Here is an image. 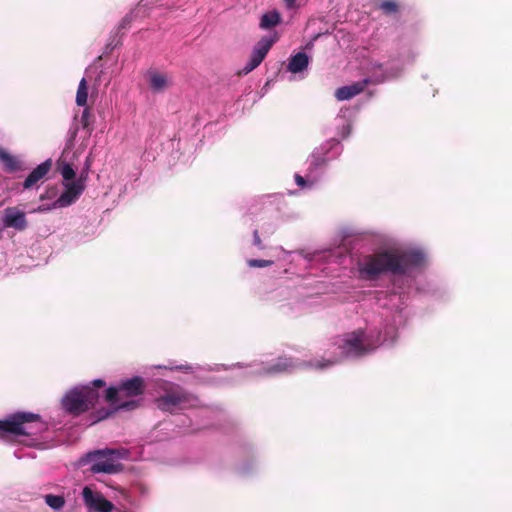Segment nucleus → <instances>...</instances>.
Wrapping results in <instances>:
<instances>
[{
	"label": "nucleus",
	"mask_w": 512,
	"mask_h": 512,
	"mask_svg": "<svg viewBox=\"0 0 512 512\" xmlns=\"http://www.w3.org/2000/svg\"><path fill=\"white\" fill-rule=\"evenodd\" d=\"M87 178H88V172L82 171L80 176L78 177V179L74 180V182H81L82 186H85V182H86Z\"/></svg>",
	"instance_id": "33"
},
{
	"label": "nucleus",
	"mask_w": 512,
	"mask_h": 512,
	"mask_svg": "<svg viewBox=\"0 0 512 512\" xmlns=\"http://www.w3.org/2000/svg\"><path fill=\"white\" fill-rule=\"evenodd\" d=\"M193 396L178 385H172L156 399L157 407L165 412H173L176 408L190 403Z\"/></svg>",
	"instance_id": "5"
},
{
	"label": "nucleus",
	"mask_w": 512,
	"mask_h": 512,
	"mask_svg": "<svg viewBox=\"0 0 512 512\" xmlns=\"http://www.w3.org/2000/svg\"><path fill=\"white\" fill-rule=\"evenodd\" d=\"M295 182L300 187H304L306 185L305 178L298 174L295 175Z\"/></svg>",
	"instance_id": "35"
},
{
	"label": "nucleus",
	"mask_w": 512,
	"mask_h": 512,
	"mask_svg": "<svg viewBox=\"0 0 512 512\" xmlns=\"http://www.w3.org/2000/svg\"><path fill=\"white\" fill-rule=\"evenodd\" d=\"M134 20V15H133V12H130L128 14H126L122 20L120 21L119 25H118V30H122V29H127L130 27V24L132 23V21Z\"/></svg>",
	"instance_id": "28"
},
{
	"label": "nucleus",
	"mask_w": 512,
	"mask_h": 512,
	"mask_svg": "<svg viewBox=\"0 0 512 512\" xmlns=\"http://www.w3.org/2000/svg\"><path fill=\"white\" fill-rule=\"evenodd\" d=\"M386 79V77H382L378 82H383Z\"/></svg>",
	"instance_id": "41"
},
{
	"label": "nucleus",
	"mask_w": 512,
	"mask_h": 512,
	"mask_svg": "<svg viewBox=\"0 0 512 512\" xmlns=\"http://www.w3.org/2000/svg\"><path fill=\"white\" fill-rule=\"evenodd\" d=\"M382 68H383V64H382V63H374V64L372 65V69H373V70H376V69H378V70H382Z\"/></svg>",
	"instance_id": "37"
},
{
	"label": "nucleus",
	"mask_w": 512,
	"mask_h": 512,
	"mask_svg": "<svg viewBox=\"0 0 512 512\" xmlns=\"http://www.w3.org/2000/svg\"><path fill=\"white\" fill-rule=\"evenodd\" d=\"M94 122V116L91 112V109L86 107L84 108L81 118H80V124L84 130L88 132V134H91L93 131V124Z\"/></svg>",
	"instance_id": "23"
},
{
	"label": "nucleus",
	"mask_w": 512,
	"mask_h": 512,
	"mask_svg": "<svg viewBox=\"0 0 512 512\" xmlns=\"http://www.w3.org/2000/svg\"><path fill=\"white\" fill-rule=\"evenodd\" d=\"M280 23V13L277 10H272L262 15L259 26L263 30H268L279 25Z\"/></svg>",
	"instance_id": "18"
},
{
	"label": "nucleus",
	"mask_w": 512,
	"mask_h": 512,
	"mask_svg": "<svg viewBox=\"0 0 512 512\" xmlns=\"http://www.w3.org/2000/svg\"><path fill=\"white\" fill-rule=\"evenodd\" d=\"M285 7L287 9H294L296 8V0H283Z\"/></svg>",
	"instance_id": "36"
},
{
	"label": "nucleus",
	"mask_w": 512,
	"mask_h": 512,
	"mask_svg": "<svg viewBox=\"0 0 512 512\" xmlns=\"http://www.w3.org/2000/svg\"><path fill=\"white\" fill-rule=\"evenodd\" d=\"M399 73H400V71H397L396 73L392 74L391 76L396 77V76H398Z\"/></svg>",
	"instance_id": "39"
},
{
	"label": "nucleus",
	"mask_w": 512,
	"mask_h": 512,
	"mask_svg": "<svg viewBox=\"0 0 512 512\" xmlns=\"http://www.w3.org/2000/svg\"><path fill=\"white\" fill-rule=\"evenodd\" d=\"M279 36L277 32L270 37H262L254 46L253 51L251 53L249 61L251 62L252 67H258L261 62L264 60L269 50L273 46L275 42H277Z\"/></svg>",
	"instance_id": "9"
},
{
	"label": "nucleus",
	"mask_w": 512,
	"mask_h": 512,
	"mask_svg": "<svg viewBox=\"0 0 512 512\" xmlns=\"http://www.w3.org/2000/svg\"><path fill=\"white\" fill-rule=\"evenodd\" d=\"M114 405L116 412L120 410L132 411L140 406V400L130 398V400L123 401L121 403L117 402Z\"/></svg>",
	"instance_id": "25"
},
{
	"label": "nucleus",
	"mask_w": 512,
	"mask_h": 512,
	"mask_svg": "<svg viewBox=\"0 0 512 512\" xmlns=\"http://www.w3.org/2000/svg\"><path fill=\"white\" fill-rule=\"evenodd\" d=\"M339 347L346 357H360L372 351L366 341L365 333L361 330L346 334Z\"/></svg>",
	"instance_id": "6"
},
{
	"label": "nucleus",
	"mask_w": 512,
	"mask_h": 512,
	"mask_svg": "<svg viewBox=\"0 0 512 512\" xmlns=\"http://www.w3.org/2000/svg\"><path fill=\"white\" fill-rule=\"evenodd\" d=\"M253 244L259 248V249H264V245H263V242L259 236V232L258 230H255L253 232Z\"/></svg>",
	"instance_id": "30"
},
{
	"label": "nucleus",
	"mask_w": 512,
	"mask_h": 512,
	"mask_svg": "<svg viewBox=\"0 0 512 512\" xmlns=\"http://www.w3.org/2000/svg\"><path fill=\"white\" fill-rule=\"evenodd\" d=\"M63 186L65 190L62 194L57 198V200L52 204L51 207L40 206L38 211H47L51 208H63L68 207L80 197V195L85 190L86 186H82L81 182H63Z\"/></svg>",
	"instance_id": "7"
},
{
	"label": "nucleus",
	"mask_w": 512,
	"mask_h": 512,
	"mask_svg": "<svg viewBox=\"0 0 512 512\" xmlns=\"http://www.w3.org/2000/svg\"><path fill=\"white\" fill-rule=\"evenodd\" d=\"M55 194H56V188L53 187V188L47 190L45 194L41 195L40 199L41 200L49 199V198H51Z\"/></svg>",
	"instance_id": "32"
},
{
	"label": "nucleus",
	"mask_w": 512,
	"mask_h": 512,
	"mask_svg": "<svg viewBox=\"0 0 512 512\" xmlns=\"http://www.w3.org/2000/svg\"><path fill=\"white\" fill-rule=\"evenodd\" d=\"M99 398L100 394L97 390L89 385H84L66 392L61 400V404L66 413L72 416H79L94 408Z\"/></svg>",
	"instance_id": "3"
},
{
	"label": "nucleus",
	"mask_w": 512,
	"mask_h": 512,
	"mask_svg": "<svg viewBox=\"0 0 512 512\" xmlns=\"http://www.w3.org/2000/svg\"><path fill=\"white\" fill-rule=\"evenodd\" d=\"M52 168V160L47 159L39 164L31 173L26 177L23 182L24 189H30L35 186L39 181L43 180Z\"/></svg>",
	"instance_id": "13"
},
{
	"label": "nucleus",
	"mask_w": 512,
	"mask_h": 512,
	"mask_svg": "<svg viewBox=\"0 0 512 512\" xmlns=\"http://www.w3.org/2000/svg\"><path fill=\"white\" fill-rule=\"evenodd\" d=\"M112 408H101L96 410L92 415L93 423H97L99 421L105 420L108 417L112 416L116 413L115 405H112Z\"/></svg>",
	"instance_id": "24"
},
{
	"label": "nucleus",
	"mask_w": 512,
	"mask_h": 512,
	"mask_svg": "<svg viewBox=\"0 0 512 512\" xmlns=\"http://www.w3.org/2000/svg\"><path fill=\"white\" fill-rule=\"evenodd\" d=\"M256 67L251 66V62L249 61L239 72V75H247L251 71H253Z\"/></svg>",
	"instance_id": "31"
},
{
	"label": "nucleus",
	"mask_w": 512,
	"mask_h": 512,
	"mask_svg": "<svg viewBox=\"0 0 512 512\" xmlns=\"http://www.w3.org/2000/svg\"><path fill=\"white\" fill-rule=\"evenodd\" d=\"M88 99V86L85 78H82L76 93V104L78 106H85Z\"/></svg>",
	"instance_id": "21"
},
{
	"label": "nucleus",
	"mask_w": 512,
	"mask_h": 512,
	"mask_svg": "<svg viewBox=\"0 0 512 512\" xmlns=\"http://www.w3.org/2000/svg\"><path fill=\"white\" fill-rule=\"evenodd\" d=\"M378 8L383 12V14L391 16L399 13L401 6L395 0H384L379 4Z\"/></svg>",
	"instance_id": "20"
},
{
	"label": "nucleus",
	"mask_w": 512,
	"mask_h": 512,
	"mask_svg": "<svg viewBox=\"0 0 512 512\" xmlns=\"http://www.w3.org/2000/svg\"><path fill=\"white\" fill-rule=\"evenodd\" d=\"M333 364H334V362H332L330 360H326V361H318L315 364L309 363L308 365L310 367H315L317 369H324V368L329 367V366H331Z\"/></svg>",
	"instance_id": "29"
},
{
	"label": "nucleus",
	"mask_w": 512,
	"mask_h": 512,
	"mask_svg": "<svg viewBox=\"0 0 512 512\" xmlns=\"http://www.w3.org/2000/svg\"><path fill=\"white\" fill-rule=\"evenodd\" d=\"M106 48H107V49H110V50H112V49H113V47L111 46V44H108Z\"/></svg>",
	"instance_id": "40"
},
{
	"label": "nucleus",
	"mask_w": 512,
	"mask_h": 512,
	"mask_svg": "<svg viewBox=\"0 0 512 512\" xmlns=\"http://www.w3.org/2000/svg\"><path fill=\"white\" fill-rule=\"evenodd\" d=\"M295 365L291 358L279 357L274 364L269 365L263 369L266 375L284 373L290 371Z\"/></svg>",
	"instance_id": "15"
},
{
	"label": "nucleus",
	"mask_w": 512,
	"mask_h": 512,
	"mask_svg": "<svg viewBox=\"0 0 512 512\" xmlns=\"http://www.w3.org/2000/svg\"><path fill=\"white\" fill-rule=\"evenodd\" d=\"M147 79L150 89L155 93L163 92L171 84L170 78L167 74L158 72L156 70L148 71Z\"/></svg>",
	"instance_id": "14"
},
{
	"label": "nucleus",
	"mask_w": 512,
	"mask_h": 512,
	"mask_svg": "<svg viewBox=\"0 0 512 512\" xmlns=\"http://www.w3.org/2000/svg\"><path fill=\"white\" fill-rule=\"evenodd\" d=\"M58 171L64 182L74 181L76 173L71 164L64 161H58Z\"/></svg>",
	"instance_id": "19"
},
{
	"label": "nucleus",
	"mask_w": 512,
	"mask_h": 512,
	"mask_svg": "<svg viewBox=\"0 0 512 512\" xmlns=\"http://www.w3.org/2000/svg\"><path fill=\"white\" fill-rule=\"evenodd\" d=\"M308 64V56L303 52H298L293 57H291L288 64V70L292 73H299L305 70Z\"/></svg>",
	"instance_id": "17"
},
{
	"label": "nucleus",
	"mask_w": 512,
	"mask_h": 512,
	"mask_svg": "<svg viewBox=\"0 0 512 512\" xmlns=\"http://www.w3.org/2000/svg\"><path fill=\"white\" fill-rule=\"evenodd\" d=\"M249 267L253 268H264L269 267L273 264L272 260H264V259H250L248 260Z\"/></svg>",
	"instance_id": "27"
},
{
	"label": "nucleus",
	"mask_w": 512,
	"mask_h": 512,
	"mask_svg": "<svg viewBox=\"0 0 512 512\" xmlns=\"http://www.w3.org/2000/svg\"><path fill=\"white\" fill-rule=\"evenodd\" d=\"M82 496L85 504L97 512H111L114 508L112 502L105 499L100 494H95L88 486L83 488Z\"/></svg>",
	"instance_id": "10"
},
{
	"label": "nucleus",
	"mask_w": 512,
	"mask_h": 512,
	"mask_svg": "<svg viewBox=\"0 0 512 512\" xmlns=\"http://www.w3.org/2000/svg\"><path fill=\"white\" fill-rule=\"evenodd\" d=\"M92 388L97 390V388L103 387L105 385V382L102 379H96L92 381ZM91 387V385H89Z\"/></svg>",
	"instance_id": "34"
},
{
	"label": "nucleus",
	"mask_w": 512,
	"mask_h": 512,
	"mask_svg": "<svg viewBox=\"0 0 512 512\" xmlns=\"http://www.w3.org/2000/svg\"><path fill=\"white\" fill-rule=\"evenodd\" d=\"M423 262L424 254L419 250L383 251L366 256L358 269L362 279L375 280L385 273L404 274L407 269Z\"/></svg>",
	"instance_id": "1"
},
{
	"label": "nucleus",
	"mask_w": 512,
	"mask_h": 512,
	"mask_svg": "<svg viewBox=\"0 0 512 512\" xmlns=\"http://www.w3.org/2000/svg\"><path fill=\"white\" fill-rule=\"evenodd\" d=\"M45 503L53 510H60L64 507L66 501L62 495L47 494L44 496Z\"/></svg>",
	"instance_id": "22"
},
{
	"label": "nucleus",
	"mask_w": 512,
	"mask_h": 512,
	"mask_svg": "<svg viewBox=\"0 0 512 512\" xmlns=\"http://www.w3.org/2000/svg\"><path fill=\"white\" fill-rule=\"evenodd\" d=\"M328 149L321 148L318 151H315L311 155V165L316 167L322 166L326 163L324 154H326Z\"/></svg>",
	"instance_id": "26"
},
{
	"label": "nucleus",
	"mask_w": 512,
	"mask_h": 512,
	"mask_svg": "<svg viewBox=\"0 0 512 512\" xmlns=\"http://www.w3.org/2000/svg\"><path fill=\"white\" fill-rule=\"evenodd\" d=\"M343 129L345 130V134L344 136H347L349 133H350V130H351V126L350 124H346Z\"/></svg>",
	"instance_id": "38"
},
{
	"label": "nucleus",
	"mask_w": 512,
	"mask_h": 512,
	"mask_svg": "<svg viewBox=\"0 0 512 512\" xmlns=\"http://www.w3.org/2000/svg\"><path fill=\"white\" fill-rule=\"evenodd\" d=\"M145 391L144 379L135 376L127 380L121 381L118 386H111L106 390L105 400L114 405L123 398H135Z\"/></svg>",
	"instance_id": "4"
},
{
	"label": "nucleus",
	"mask_w": 512,
	"mask_h": 512,
	"mask_svg": "<svg viewBox=\"0 0 512 512\" xmlns=\"http://www.w3.org/2000/svg\"><path fill=\"white\" fill-rule=\"evenodd\" d=\"M3 225L5 228H14L18 231H24L28 226L25 212L16 207H7L4 210Z\"/></svg>",
	"instance_id": "11"
},
{
	"label": "nucleus",
	"mask_w": 512,
	"mask_h": 512,
	"mask_svg": "<svg viewBox=\"0 0 512 512\" xmlns=\"http://www.w3.org/2000/svg\"><path fill=\"white\" fill-rule=\"evenodd\" d=\"M370 82V79L366 78L351 85L340 87L336 90L335 97L339 101L349 100L362 93Z\"/></svg>",
	"instance_id": "12"
},
{
	"label": "nucleus",
	"mask_w": 512,
	"mask_h": 512,
	"mask_svg": "<svg viewBox=\"0 0 512 512\" xmlns=\"http://www.w3.org/2000/svg\"><path fill=\"white\" fill-rule=\"evenodd\" d=\"M47 429L39 414L16 412L0 420V437L5 433L22 436H36Z\"/></svg>",
	"instance_id": "2"
},
{
	"label": "nucleus",
	"mask_w": 512,
	"mask_h": 512,
	"mask_svg": "<svg viewBox=\"0 0 512 512\" xmlns=\"http://www.w3.org/2000/svg\"><path fill=\"white\" fill-rule=\"evenodd\" d=\"M116 454L115 450L112 449H104V450H96L94 452L89 453V457L99 459L95 463L92 464L90 471L92 473H107L114 474L120 471V464H115L112 459L107 458V456Z\"/></svg>",
	"instance_id": "8"
},
{
	"label": "nucleus",
	"mask_w": 512,
	"mask_h": 512,
	"mask_svg": "<svg viewBox=\"0 0 512 512\" xmlns=\"http://www.w3.org/2000/svg\"><path fill=\"white\" fill-rule=\"evenodd\" d=\"M0 161L3 164L4 171L14 173L22 170V162L16 157L0 148Z\"/></svg>",
	"instance_id": "16"
}]
</instances>
